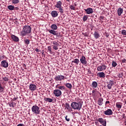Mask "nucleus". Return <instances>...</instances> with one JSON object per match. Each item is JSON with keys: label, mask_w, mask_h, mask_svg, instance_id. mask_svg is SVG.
<instances>
[{"label": "nucleus", "mask_w": 126, "mask_h": 126, "mask_svg": "<svg viewBox=\"0 0 126 126\" xmlns=\"http://www.w3.org/2000/svg\"><path fill=\"white\" fill-rule=\"evenodd\" d=\"M31 27L30 26H25L23 28L22 31L20 32V35L24 37V36H29L31 33Z\"/></svg>", "instance_id": "obj_1"}, {"label": "nucleus", "mask_w": 126, "mask_h": 126, "mask_svg": "<svg viewBox=\"0 0 126 126\" xmlns=\"http://www.w3.org/2000/svg\"><path fill=\"white\" fill-rule=\"evenodd\" d=\"M51 30L49 31V33L54 35V36H56L57 37H59L61 36V33L60 32L56 31L55 30H58V26L56 24H53L51 25Z\"/></svg>", "instance_id": "obj_2"}, {"label": "nucleus", "mask_w": 126, "mask_h": 126, "mask_svg": "<svg viewBox=\"0 0 126 126\" xmlns=\"http://www.w3.org/2000/svg\"><path fill=\"white\" fill-rule=\"evenodd\" d=\"M71 107L73 110L80 111L81 108H82V104L80 102H73L71 104Z\"/></svg>", "instance_id": "obj_3"}, {"label": "nucleus", "mask_w": 126, "mask_h": 126, "mask_svg": "<svg viewBox=\"0 0 126 126\" xmlns=\"http://www.w3.org/2000/svg\"><path fill=\"white\" fill-rule=\"evenodd\" d=\"M32 111L35 115L40 114V108L37 105H33L32 108Z\"/></svg>", "instance_id": "obj_4"}, {"label": "nucleus", "mask_w": 126, "mask_h": 126, "mask_svg": "<svg viewBox=\"0 0 126 126\" xmlns=\"http://www.w3.org/2000/svg\"><path fill=\"white\" fill-rule=\"evenodd\" d=\"M53 94L56 97H60V96H62V91L59 89L55 90L53 91Z\"/></svg>", "instance_id": "obj_5"}, {"label": "nucleus", "mask_w": 126, "mask_h": 126, "mask_svg": "<svg viewBox=\"0 0 126 126\" xmlns=\"http://www.w3.org/2000/svg\"><path fill=\"white\" fill-rule=\"evenodd\" d=\"M98 122L100 123L103 126H107V121H106V120H104L102 118H98Z\"/></svg>", "instance_id": "obj_6"}, {"label": "nucleus", "mask_w": 126, "mask_h": 126, "mask_svg": "<svg viewBox=\"0 0 126 126\" xmlns=\"http://www.w3.org/2000/svg\"><path fill=\"white\" fill-rule=\"evenodd\" d=\"M107 68V66L105 64H102L101 66H98L97 67V70L98 71H103V70H105Z\"/></svg>", "instance_id": "obj_7"}, {"label": "nucleus", "mask_w": 126, "mask_h": 126, "mask_svg": "<svg viewBox=\"0 0 126 126\" xmlns=\"http://www.w3.org/2000/svg\"><path fill=\"white\" fill-rule=\"evenodd\" d=\"M54 79H55L56 81H62V80L64 79V76L62 75H58L54 78Z\"/></svg>", "instance_id": "obj_8"}, {"label": "nucleus", "mask_w": 126, "mask_h": 126, "mask_svg": "<svg viewBox=\"0 0 126 126\" xmlns=\"http://www.w3.org/2000/svg\"><path fill=\"white\" fill-rule=\"evenodd\" d=\"M1 66H2V67H4L5 68H6V67H8V63L7 62V61L6 60L1 61Z\"/></svg>", "instance_id": "obj_9"}, {"label": "nucleus", "mask_w": 126, "mask_h": 126, "mask_svg": "<svg viewBox=\"0 0 126 126\" xmlns=\"http://www.w3.org/2000/svg\"><path fill=\"white\" fill-rule=\"evenodd\" d=\"M52 44H53V48L54 50H59V43H58V42L56 41H53L52 42Z\"/></svg>", "instance_id": "obj_10"}, {"label": "nucleus", "mask_w": 126, "mask_h": 126, "mask_svg": "<svg viewBox=\"0 0 126 126\" xmlns=\"http://www.w3.org/2000/svg\"><path fill=\"white\" fill-rule=\"evenodd\" d=\"M104 114L106 115V116H112V115H113V111H112V109H108L104 111Z\"/></svg>", "instance_id": "obj_11"}, {"label": "nucleus", "mask_w": 126, "mask_h": 126, "mask_svg": "<svg viewBox=\"0 0 126 126\" xmlns=\"http://www.w3.org/2000/svg\"><path fill=\"white\" fill-rule=\"evenodd\" d=\"M80 62L84 65L87 64V61H86V58L85 56H82L80 59Z\"/></svg>", "instance_id": "obj_12"}, {"label": "nucleus", "mask_w": 126, "mask_h": 126, "mask_svg": "<svg viewBox=\"0 0 126 126\" xmlns=\"http://www.w3.org/2000/svg\"><path fill=\"white\" fill-rule=\"evenodd\" d=\"M36 89L37 87L35 84H31L30 85L29 89L32 92H33V91H35V90H36Z\"/></svg>", "instance_id": "obj_13"}, {"label": "nucleus", "mask_w": 126, "mask_h": 126, "mask_svg": "<svg viewBox=\"0 0 126 126\" xmlns=\"http://www.w3.org/2000/svg\"><path fill=\"white\" fill-rule=\"evenodd\" d=\"M107 85L106 87H107L108 89H112V86L114 85V81L110 80L109 82L107 83Z\"/></svg>", "instance_id": "obj_14"}, {"label": "nucleus", "mask_w": 126, "mask_h": 126, "mask_svg": "<svg viewBox=\"0 0 126 126\" xmlns=\"http://www.w3.org/2000/svg\"><path fill=\"white\" fill-rule=\"evenodd\" d=\"M87 14H91L93 13V9L92 8H88L87 9H84Z\"/></svg>", "instance_id": "obj_15"}, {"label": "nucleus", "mask_w": 126, "mask_h": 126, "mask_svg": "<svg viewBox=\"0 0 126 126\" xmlns=\"http://www.w3.org/2000/svg\"><path fill=\"white\" fill-rule=\"evenodd\" d=\"M11 38L12 40H13V41H14V42H18V41H19V38H18V37L13 34H12L11 35Z\"/></svg>", "instance_id": "obj_16"}, {"label": "nucleus", "mask_w": 126, "mask_h": 126, "mask_svg": "<svg viewBox=\"0 0 126 126\" xmlns=\"http://www.w3.org/2000/svg\"><path fill=\"white\" fill-rule=\"evenodd\" d=\"M65 108L67 109L68 111L69 112H72V108L70 107V105H69V104L66 103L65 104Z\"/></svg>", "instance_id": "obj_17"}, {"label": "nucleus", "mask_w": 126, "mask_h": 126, "mask_svg": "<svg viewBox=\"0 0 126 126\" xmlns=\"http://www.w3.org/2000/svg\"><path fill=\"white\" fill-rule=\"evenodd\" d=\"M124 12V9L121 7L119 8L117 10V13L118 16H121Z\"/></svg>", "instance_id": "obj_18"}, {"label": "nucleus", "mask_w": 126, "mask_h": 126, "mask_svg": "<svg viewBox=\"0 0 126 126\" xmlns=\"http://www.w3.org/2000/svg\"><path fill=\"white\" fill-rule=\"evenodd\" d=\"M51 16H52V17H57L58 15L59 14H58V11H52L51 13Z\"/></svg>", "instance_id": "obj_19"}, {"label": "nucleus", "mask_w": 126, "mask_h": 126, "mask_svg": "<svg viewBox=\"0 0 126 126\" xmlns=\"http://www.w3.org/2000/svg\"><path fill=\"white\" fill-rule=\"evenodd\" d=\"M97 75L100 77V78H104L106 76V74H105V73L103 72L98 73Z\"/></svg>", "instance_id": "obj_20"}, {"label": "nucleus", "mask_w": 126, "mask_h": 126, "mask_svg": "<svg viewBox=\"0 0 126 126\" xmlns=\"http://www.w3.org/2000/svg\"><path fill=\"white\" fill-rule=\"evenodd\" d=\"M63 4V3L61 1H59L57 2V4L55 5V7H57V8H61L62 7V5Z\"/></svg>", "instance_id": "obj_21"}, {"label": "nucleus", "mask_w": 126, "mask_h": 126, "mask_svg": "<svg viewBox=\"0 0 126 126\" xmlns=\"http://www.w3.org/2000/svg\"><path fill=\"white\" fill-rule=\"evenodd\" d=\"M104 99H103V98L100 97L98 99V100L97 101V104L99 106H102L103 105V101Z\"/></svg>", "instance_id": "obj_22"}, {"label": "nucleus", "mask_w": 126, "mask_h": 126, "mask_svg": "<svg viewBox=\"0 0 126 126\" xmlns=\"http://www.w3.org/2000/svg\"><path fill=\"white\" fill-rule=\"evenodd\" d=\"M97 86H98V83L96 81H94L92 83V87L93 88H97Z\"/></svg>", "instance_id": "obj_23"}, {"label": "nucleus", "mask_w": 126, "mask_h": 126, "mask_svg": "<svg viewBox=\"0 0 126 126\" xmlns=\"http://www.w3.org/2000/svg\"><path fill=\"white\" fill-rule=\"evenodd\" d=\"M94 36L95 39H98L100 37V34L97 32H95L94 33Z\"/></svg>", "instance_id": "obj_24"}, {"label": "nucleus", "mask_w": 126, "mask_h": 126, "mask_svg": "<svg viewBox=\"0 0 126 126\" xmlns=\"http://www.w3.org/2000/svg\"><path fill=\"white\" fill-rule=\"evenodd\" d=\"M44 101H45L46 102H49V103H51L53 102V99L49 97H45L44 98Z\"/></svg>", "instance_id": "obj_25"}, {"label": "nucleus", "mask_w": 126, "mask_h": 126, "mask_svg": "<svg viewBox=\"0 0 126 126\" xmlns=\"http://www.w3.org/2000/svg\"><path fill=\"white\" fill-rule=\"evenodd\" d=\"M116 107L118 108V109H121L122 104L121 102H117L116 104Z\"/></svg>", "instance_id": "obj_26"}, {"label": "nucleus", "mask_w": 126, "mask_h": 126, "mask_svg": "<svg viewBox=\"0 0 126 126\" xmlns=\"http://www.w3.org/2000/svg\"><path fill=\"white\" fill-rule=\"evenodd\" d=\"M7 7L9 10H14V8H15V7L14 6L11 5H8Z\"/></svg>", "instance_id": "obj_27"}, {"label": "nucleus", "mask_w": 126, "mask_h": 126, "mask_svg": "<svg viewBox=\"0 0 126 126\" xmlns=\"http://www.w3.org/2000/svg\"><path fill=\"white\" fill-rule=\"evenodd\" d=\"M65 85L66 87L69 89H71V88H72V85H71L70 83H66Z\"/></svg>", "instance_id": "obj_28"}, {"label": "nucleus", "mask_w": 126, "mask_h": 126, "mask_svg": "<svg viewBox=\"0 0 126 126\" xmlns=\"http://www.w3.org/2000/svg\"><path fill=\"white\" fill-rule=\"evenodd\" d=\"M72 63H76V64H78V63H79V60L75 59L74 61H72Z\"/></svg>", "instance_id": "obj_29"}, {"label": "nucleus", "mask_w": 126, "mask_h": 126, "mask_svg": "<svg viewBox=\"0 0 126 126\" xmlns=\"http://www.w3.org/2000/svg\"><path fill=\"white\" fill-rule=\"evenodd\" d=\"M24 42L26 45H29L30 44V40L28 39H24Z\"/></svg>", "instance_id": "obj_30"}, {"label": "nucleus", "mask_w": 126, "mask_h": 126, "mask_svg": "<svg viewBox=\"0 0 126 126\" xmlns=\"http://www.w3.org/2000/svg\"><path fill=\"white\" fill-rule=\"evenodd\" d=\"M59 10L61 13V14H63V13H64V11H63V7L58 8Z\"/></svg>", "instance_id": "obj_31"}, {"label": "nucleus", "mask_w": 126, "mask_h": 126, "mask_svg": "<svg viewBox=\"0 0 126 126\" xmlns=\"http://www.w3.org/2000/svg\"><path fill=\"white\" fill-rule=\"evenodd\" d=\"M87 19H88V16L87 15H84L83 18V21H84V22H85V21H86Z\"/></svg>", "instance_id": "obj_32"}, {"label": "nucleus", "mask_w": 126, "mask_h": 126, "mask_svg": "<svg viewBox=\"0 0 126 126\" xmlns=\"http://www.w3.org/2000/svg\"><path fill=\"white\" fill-rule=\"evenodd\" d=\"M112 65L113 67H116V66H117V65H118V63H116V62L113 61L112 63Z\"/></svg>", "instance_id": "obj_33"}, {"label": "nucleus", "mask_w": 126, "mask_h": 126, "mask_svg": "<svg viewBox=\"0 0 126 126\" xmlns=\"http://www.w3.org/2000/svg\"><path fill=\"white\" fill-rule=\"evenodd\" d=\"M12 2L14 4H16L17 3H19V0H12Z\"/></svg>", "instance_id": "obj_34"}, {"label": "nucleus", "mask_w": 126, "mask_h": 126, "mask_svg": "<svg viewBox=\"0 0 126 126\" xmlns=\"http://www.w3.org/2000/svg\"><path fill=\"white\" fill-rule=\"evenodd\" d=\"M58 89H61V90H65V88L64 86H59L58 87Z\"/></svg>", "instance_id": "obj_35"}, {"label": "nucleus", "mask_w": 126, "mask_h": 126, "mask_svg": "<svg viewBox=\"0 0 126 126\" xmlns=\"http://www.w3.org/2000/svg\"><path fill=\"white\" fill-rule=\"evenodd\" d=\"M122 35H125V36H126V30H123L122 31Z\"/></svg>", "instance_id": "obj_36"}, {"label": "nucleus", "mask_w": 126, "mask_h": 126, "mask_svg": "<svg viewBox=\"0 0 126 126\" xmlns=\"http://www.w3.org/2000/svg\"><path fill=\"white\" fill-rule=\"evenodd\" d=\"M47 49L50 53H52V48L51 46H48Z\"/></svg>", "instance_id": "obj_37"}, {"label": "nucleus", "mask_w": 126, "mask_h": 126, "mask_svg": "<svg viewBox=\"0 0 126 126\" xmlns=\"http://www.w3.org/2000/svg\"><path fill=\"white\" fill-rule=\"evenodd\" d=\"M70 8L72 10H75V7L74 6H73V5H70Z\"/></svg>", "instance_id": "obj_38"}, {"label": "nucleus", "mask_w": 126, "mask_h": 126, "mask_svg": "<svg viewBox=\"0 0 126 126\" xmlns=\"http://www.w3.org/2000/svg\"><path fill=\"white\" fill-rule=\"evenodd\" d=\"M2 79L4 80V81H8V78L6 77H3Z\"/></svg>", "instance_id": "obj_39"}, {"label": "nucleus", "mask_w": 126, "mask_h": 126, "mask_svg": "<svg viewBox=\"0 0 126 126\" xmlns=\"http://www.w3.org/2000/svg\"><path fill=\"white\" fill-rule=\"evenodd\" d=\"M3 90H4V88L3 87L0 88V92L1 93L3 92Z\"/></svg>", "instance_id": "obj_40"}, {"label": "nucleus", "mask_w": 126, "mask_h": 126, "mask_svg": "<svg viewBox=\"0 0 126 126\" xmlns=\"http://www.w3.org/2000/svg\"><path fill=\"white\" fill-rule=\"evenodd\" d=\"M65 120L67 121V122H69V121H70V119L67 118V116H65Z\"/></svg>", "instance_id": "obj_41"}, {"label": "nucleus", "mask_w": 126, "mask_h": 126, "mask_svg": "<svg viewBox=\"0 0 126 126\" xmlns=\"http://www.w3.org/2000/svg\"><path fill=\"white\" fill-rule=\"evenodd\" d=\"M121 62H122V63H126V59H124L122 60Z\"/></svg>", "instance_id": "obj_42"}, {"label": "nucleus", "mask_w": 126, "mask_h": 126, "mask_svg": "<svg viewBox=\"0 0 126 126\" xmlns=\"http://www.w3.org/2000/svg\"><path fill=\"white\" fill-rule=\"evenodd\" d=\"M9 105L10 107H13V102H11Z\"/></svg>", "instance_id": "obj_43"}, {"label": "nucleus", "mask_w": 126, "mask_h": 126, "mask_svg": "<svg viewBox=\"0 0 126 126\" xmlns=\"http://www.w3.org/2000/svg\"><path fill=\"white\" fill-rule=\"evenodd\" d=\"M17 126H25V125H24L23 124H19L17 125Z\"/></svg>", "instance_id": "obj_44"}, {"label": "nucleus", "mask_w": 126, "mask_h": 126, "mask_svg": "<svg viewBox=\"0 0 126 126\" xmlns=\"http://www.w3.org/2000/svg\"><path fill=\"white\" fill-rule=\"evenodd\" d=\"M35 52H37V53H39V52H40V50L38 48H36L35 49Z\"/></svg>", "instance_id": "obj_45"}, {"label": "nucleus", "mask_w": 126, "mask_h": 126, "mask_svg": "<svg viewBox=\"0 0 126 126\" xmlns=\"http://www.w3.org/2000/svg\"><path fill=\"white\" fill-rule=\"evenodd\" d=\"M106 105H107V104H110V101H106L105 102Z\"/></svg>", "instance_id": "obj_46"}, {"label": "nucleus", "mask_w": 126, "mask_h": 126, "mask_svg": "<svg viewBox=\"0 0 126 126\" xmlns=\"http://www.w3.org/2000/svg\"><path fill=\"white\" fill-rule=\"evenodd\" d=\"M95 92H96V91H95V90H93L92 91L93 93H95Z\"/></svg>", "instance_id": "obj_47"}, {"label": "nucleus", "mask_w": 126, "mask_h": 126, "mask_svg": "<svg viewBox=\"0 0 126 126\" xmlns=\"http://www.w3.org/2000/svg\"><path fill=\"white\" fill-rule=\"evenodd\" d=\"M15 9H16V10H18V9H19V7H16Z\"/></svg>", "instance_id": "obj_48"}, {"label": "nucleus", "mask_w": 126, "mask_h": 126, "mask_svg": "<svg viewBox=\"0 0 126 126\" xmlns=\"http://www.w3.org/2000/svg\"><path fill=\"white\" fill-rule=\"evenodd\" d=\"M14 100H17V97H14Z\"/></svg>", "instance_id": "obj_49"}, {"label": "nucleus", "mask_w": 126, "mask_h": 126, "mask_svg": "<svg viewBox=\"0 0 126 126\" xmlns=\"http://www.w3.org/2000/svg\"><path fill=\"white\" fill-rule=\"evenodd\" d=\"M1 87H2V86H1V84L0 83V88H1Z\"/></svg>", "instance_id": "obj_50"}, {"label": "nucleus", "mask_w": 126, "mask_h": 126, "mask_svg": "<svg viewBox=\"0 0 126 126\" xmlns=\"http://www.w3.org/2000/svg\"><path fill=\"white\" fill-rule=\"evenodd\" d=\"M125 126H126V120L125 122Z\"/></svg>", "instance_id": "obj_51"}, {"label": "nucleus", "mask_w": 126, "mask_h": 126, "mask_svg": "<svg viewBox=\"0 0 126 126\" xmlns=\"http://www.w3.org/2000/svg\"><path fill=\"white\" fill-rule=\"evenodd\" d=\"M94 123L95 125H97V124H98V122H95Z\"/></svg>", "instance_id": "obj_52"}, {"label": "nucleus", "mask_w": 126, "mask_h": 126, "mask_svg": "<svg viewBox=\"0 0 126 126\" xmlns=\"http://www.w3.org/2000/svg\"><path fill=\"white\" fill-rule=\"evenodd\" d=\"M66 1H69V0H66Z\"/></svg>", "instance_id": "obj_53"}, {"label": "nucleus", "mask_w": 126, "mask_h": 126, "mask_svg": "<svg viewBox=\"0 0 126 126\" xmlns=\"http://www.w3.org/2000/svg\"><path fill=\"white\" fill-rule=\"evenodd\" d=\"M125 104H126V101H125Z\"/></svg>", "instance_id": "obj_54"}]
</instances>
